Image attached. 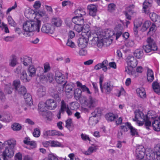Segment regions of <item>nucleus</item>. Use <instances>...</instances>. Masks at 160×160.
<instances>
[{
    "label": "nucleus",
    "mask_w": 160,
    "mask_h": 160,
    "mask_svg": "<svg viewBox=\"0 0 160 160\" xmlns=\"http://www.w3.org/2000/svg\"><path fill=\"white\" fill-rule=\"evenodd\" d=\"M41 24L40 21L37 19L26 21L23 25V29L26 32L23 33V35L27 37L30 36L28 32L34 31L39 32Z\"/></svg>",
    "instance_id": "1"
},
{
    "label": "nucleus",
    "mask_w": 160,
    "mask_h": 160,
    "mask_svg": "<svg viewBox=\"0 0 160 160\" xmlns=\"http://www.w3.org/2000/svg\"><path fill=\"white\" fill-rule=\"evenodd\" d=\"M5 147L4 150L2 153L3 160H8V158H12L14 154V148L16 144V141L14 139H11L5 141L3 143Z\"/></svg>",
    "instance_id": "2"
},
{
    "label": "nucleus",
    "mask_w": 160,
    "mask_h": 160,
    "mask_svg": "<svg viewBox=\"0 0 160 160\" xmlns=\"http://www.w3.org/2000/svg\"><path fill=\"white\" fill-rule=\"evenodd\" d=\"M135 118L133 119L134 121H136L137 124L139 126H142L144 124L143 122H141L138 120L139 118L142 119L145 122V126L147 129H149V127L151 126V122L150 120V117H148L146 114L144 115L141 111H135Z\"/></svg>",
    "instance_id": "3"
},
{
    "label": "nucleus",
    "mask_w": 160,
    "mask_h": 160,
    "mask_svg": "<svg viewBox=\"0 0 160 160\" xmlns=\"http://www.w3.org/2000/svg\"><path fill=\"white\" fill-rule=\"evenodd\" d=\"M147 42L148 45L144 46L143 47V49L146 53L157 49V47L155 42L151 37H149L147 38Z\"/></svg>",
    "instance_id": "4"
},
{
    "label": "nucleus",
    "mask_w": 160,
    "mask_h": 160,
    "mask_svg": "<svg viewBox=\"0 0 160 160\" xmlns=\"http://www.w3.org/2000/svg\"><path fill=\"white\" fill-rule=\"evenodd\" d=\"M80 102L84 104L89 108H93L96 105V100L91 97H89L88 99H87L85 96H82L80 99Z\"/></svg>",
    "instance_id": "5"
},
{
    "label": "nucleus",
    "mask_w": 160,
    "mask_h": 160,
    "mask_svg": "<svg viewBox=\"0 0 160 160\" xmlns=\"http://www.w3.org/2000/svg\"><path fill=\"white\" fill-rule=\"evenodd\" d=\"M113 85L110 81H107L105 82L100 89L102 93L105 94H109L113 89Z\"/></svg>",
    "instance_id": "6"
},
{
    "label": "nucleus",
    "mask_w": 160,
    "mask_h": 160,
    "mask_svg": "<svg viewBox=\"0 0 160 160\" xmlns=\"http://www.w3.org/2000/svg\"><path fill=\"white\" fill-rule=\"evenodd\" d=\"M37 76L39 77L40 82L43 83L47 82H51L53 80V74L51 73H48L47 76H46L44 73H42V74L38 73Z\"/></svg>",
    "instance_id": "7"
},
{
    "label": "nucleus",
    "mask_w": 160,
    "mask_h": 160,
    "mask_svg": "<svg viewBox=\"0 0 160 160\" xmlns=\"http://www.w3.org/2000/svg\"><path fill=\"white\" fill-rule=\"evenodd\" d=\"M13 85L15 90L20 94L23 95L26 92V88L23 86L20 85V81L19 80H16L13 82Z\"/></svg>",
    "instance_id": "8"
},
{
    "label": "nucleus",
    "mask_w": 160,
    "mask_h": 160,
    "mask_svg": "<svg viewBox=\"0 0 160 160\" xmlns=\"http://www.w3.org/2000/svg\"><path fill=\"white\" fill-rule=\"evenodd\" d=\"M54 27L50 23H46L42 25L41 31L46 33L52 34L54 31Z\"/></svg>",
    "instance_id": "9"
},
{
    "label": "nucleus",
    "mask_w": 160,
    "mask_h": 160,
    "mask_svg": "<svg viewBox=\"0 0 160 160\" xmlns=\"http://www.w3.org/2000/svg\"><path fill=\"white\" fill-rule=\"evenodd\" d=\"M68 108V105L66 104L64 100H62L61 102L60 109L57 115L58 119H59L61 118V114H63Z\"/></svg>",
    "instance_id": "10"
},
{
    "label": "nucleus",
    "mask_w": 160,
    "mask_h": 160,
    "mask_svg": "<svg viewBox=\"0 0 160 160\" xmlns=\"http://www.w3.org/2000/svg\"><path fill=\"white\" fill-rule=\"evenodd\" d=\"M126 61L128 66L132 68H135L138 64V60L132 55L128 56Z\"/></svg>",
    "instance_id": "11"
},
{
    "label": "nucleus",
    "mask_w": 160,
    "mask_h": 160,
    "mask_svg": "<svg viewBox=\"0 0 160 160\" xmlns=\"http://www.w3.org/2000/svg\"><path fill=\"white\" fill-rule=\"evenodd\" d=\"M45 104L47 108L51 110H54L58 106L57 102L52 99L47 100Z\"/></svg>",
    "instance_id": "12"
},
{
    "label": "nucleus",
    "mask_w": 160,
    "mask_h": 160,
    "mask_svg": "<svg viewBox=\"0 0 160 160\" xmlns=\"http://www.w3.org/2000/svg\"><path fill=\"white\" fill-rule=\"evenodd\" d=\"M108 65V62L107 60H104L102 63H98L94 67L95 69L98 70L101 68L104 72H106L107 70V66Z\"/></svg>",
    "instance_id": "13"
},
{
    "label": "nucleus",
    "mask_w": 160,
    "mask_h": 160,
    "mask_svg": "<svg viewBox=\"0 0 160 160\" xmlns=\"http://www.w3.org/2000/svg\"><path fill=\"white\" fill-rule=\"evenodd\" d=\"M88 40L87 37L82 36L78 39V46L82 48L86 47L87 46Z\"/></svg>",
    "instance_id": "14"
},
{
    "label": "nucleus",
    "mask_w": 160,
    "mask_h": 160,
    "mask_svg": "<svg viewBox=\"0 0 160 160\" xmlns=\"http://www.w3.org/2000/svg\"><path fill=\"white\" fill-rule=\"evenodd\" d=\"M55 79L57 83H61L65 80L64 76L59 71H56L55 75Z\"/></svg>",
    "instance_id": "15"
},
{
    "label": "nucleus",
    "mask_w": 160,
    "mask_h": 160,
    "mask_svg": "<svg viewBox=\"0 0 160 160\" xmlns=\"http://www.w3.org/2000/svg\"><path fill=\"white\" fill-rule=\"evenodd\" d=\"M88 10L89 15L92 16H95L96 15L97 8L96 6L94 4L88 5L87 7Z\"/></svg>",
    "instance_id": "16"
},
{
    "label": "nucleus",
    "mask_w": 160,
    "mask_h": 160,
    "mask_svg": "<svg viewBox=\"0 0 160 160\" xmlns=\"http://www.w3.org/2000/svg\"><path fill=\"white\" fill-rule=\"evenodd\" d=\"M92 31H90V26L88 24L84 25L82 26V36L88 37L89 35L91 33Z\"/></svg>",
    "instance_id": "17"
},
{
    "label": "nucleus",
    "mask_w": 160,
    "mask_h": 160,
    "mask_svg": "<svg viewBox=\"0 0 160 160\" xmlns=\"http://www.w3.org/2000/svg\"><path fill=\"white\" fill-rule=\"evenodd\" d=\"M152 0H146L144 2L143 5V8L144 12L147 14L149 13L148 8L152 6Z\"/></svg>",
    "instance_id": "18"
},
{
    "label": "nucleus",
    "mask_w": 160,
    "mask_h": 160,
    "mask_svg": "<svg viewBox=\"0 0 160 160\" xmlns=\"http://www.w3.org/2000/svg\"><path fill=\"white\" fill-rule=\"evenodd\" d=\"M78 87H80L82 92H85L88 94H91V92L90 91L89 88L85 85H82V84L79 82H77L76 83Z\"/></svg>",
    "instance_id": "19"
},
{
    "label": "nucleus",
    "mask_w": 160,
    "mask_h": 160,
    "mask_svg": "<svg viewBox=\"0 0 160 160\" xmlns=\"http://www.w3.org/2000/svg\"><path fill=\"white\" fill-rule=\"evenodd\" d=\"M0 118H2V120L4 122H9L11 121L12 116L10 113H6L2 116L0 115Z\"/></svg>",
    "instance_id": "20"
},
{
    "label": "nucleus",
    "mask_w": 160,
    "mask_h": 160,
    "mask_svg": "<svg viewBox=\"0 0 160 160\" xmlns=\"http://www.w3.org/2000/svg\"><path fill=\"white\" fill-rule=\"evenodd\" d=\"M149 17L151 20L154 22L156 24L160 22V17L155 13H150Z\"/></svg>",
    "instance_id": "21"
},
{
    "label": "nucleus",
    "mask_w": 160,
    "mask_h": 160,
    "mask_svg": "<svg viewBox=\"0 0 160 160\" xmlns=\"http://www.w3.org/2000/svg\"><path fill=\"white\" fill-rule=\"evenodd\" d=\"M72 21L75 24L82 25L84 23L83 18L78 16H76L73 18Z\"/></svg>",
    "instance_id": "22"
},
{
    "label": "nucleus",
    "mask_w": 160,
    "mask_h": 160,
    "mask_svg": "<svg viewBox=\"0 0 160 160\" xmlns=\"http://www.w3.org/2000/svg\"><path fill=\"white\" fill-rule=\"evenodd\" d=\"M115 29L116 31H118L116 34V39L117 40L122 34L123 32V28L121 24H119L116 26Z\"/></svg>",
    "instance_id": "23"
},
{
    "label": "nucleus",
    "mask_w": 160,
    "mask_h": 160,
    "mask_svg": "<svg viewBox=\"0 0 160 160\" xmlns=\"http://www.w3.org/2000/svg\"><path fill=\"white\" fill-rule=\"evenodd\" d=\"M138 96L141 98H144L146 97V94L144 89L142 88H138L136 90Z\"/></svg>",
    "instance_id": "24"
},
{
    "label": "nucleus",
    "mask_w": 160,
    "mask_h": 160,
    "mask_svg": "<svg viewBox=\"0 0 160 160\" xmlns=\"http://www.w3.org/2000/svg\"><path fill=\"white\" fill-rule=\"evenodd\" d=\"M36 69L34 65L30 66L27 70L28 75L32 78L36 75Z\"/></svg>",
    "instance_id": "25"
},
{
    "label": "nucleus",
    "mask_w": 160,
    "mask_h": 160,
    "mask_svg": "<svg viewBox=\"0 0 160 160\" xmlns=\"http://www.w3.org/2000/svg\"><path fill=\"white\" fill-rule=\"evenodd\" d=\"M20 79L23 82H29L31 78L29 75L28 76L25 71H23L21 73Z\"/></svg>",
    "instance_id": "26"
},
{
    "label": "nucleus",
    "mask_w": 160,
    "mask_h": 160,
    "mask_svg": "<svg viewBox=\"0 0 160 160\" xmlns=\"http://www.w3.org/2000/svg\"><path fill=\"white\" fill-rule=\"evenodd\" d=\"M133 54L134 57L138 59H142L143 55L142 50L140 49L136 50L134 51Z\"/></svg>",
    "instance_id": "27"
},
{
    "label": "nucleus",
    "mask_w": 160,
    "mask_h": 160,
    "mask_svg": "<svg viewBox=\"0 0 160 160\" xmlns=\"http://www.w3.org/2000/svg\"><path fill=\"white\" fill-rule=\"evenodd\" d=\"M106 119L108 121L112 122L115 119L118 118L117 115H115L112 113H109L105 115Z\"/></svg>",
    "instance_id": "28"
},
{
    "label": "nucleus",
    "mask_w": 160,
    "mask_h": 160,
    "mask_svg": "<svg viewBox=\"0 0 160 160\" xmlns=\"http://www.w3.org/2000/svg\"><path fill=\"white\" fill-rule=\"evenodd\" d=\"M24 99L25 100L26 103L29 106L31 105L32 104V97L31 95L28 93H25L23 95Z\"/></svg>",
    "instance_id": "29"
},
{
    "label": "nucleus",
    "mask_w": 160,
    "mask_h": 160,
    "mask_svg": "<svg viewBox=\"0 0 160 160\" xmlns=\"http://www.w3.org/2000/svg\"><path fill=\"white\" fill-rule=\"evenodd\" d=\"M88 39L91 41L95 40V41H98V35L97 33H94L92 30L91 33L88 36Z\"/></svg>",
    "instance_id": "30"
},
{
    "label": "nucleus",
    "mask_w": 160,
    "mask_h": 160,
    "mask_svg": "<svg viewBox=\"0 0 160 160\" xmlns=\"http://www.w3.org/2000/svg\"><path fill=\"white\" fill-rule=\"evenodd\" d=\"M152 126L155 131H160V121L159 120H155L152 122Z\"/></svg>",
    "instance_id": "31"
},
{
    "label": "nucleus",
    "mask_w": 160,
    "mask_h": 160,
    "mask_svg": "<svg viewBox=\"0 0 160 160\" xmlns=\"http://www.w3.org/2000/svg\"><path fill=\"white\" fill-rule=\"evenodd\" d=\"M154 77L153 73L151 69H148L147 73V79L148 81L150 82H152L153 80Z\"/></svg>",
    "instance_id": "32"
},
{
    "label": "nucleus",
    "mask_w": 160,
    "mask_h": 160,
    "mask_svg": "<svg viewBox=\"0 0 160 160\" xmlns=\"http://www.w3.org/2000/svg\"><path fill=\"white\" fill-rule=\"evenodd\" d=\"M23 64L25 66H31L32 63V58L27 56L23 58Z\"/></svg>",
    "instance_id": "33"
},
{
    "label": "nucleus",
    "mask_w": 160,
    "mask_h": 160,
    "mask_svg": "<svg viewBox=\"0 0 160 160\" xmlns=\"http://www.w3.org/2000/svg\"><path fill=\"white\" fill-rule=\"evenodd\" d=\"M52 24L57 27H60L62 23V21L59 18H52Z\"/></svg>",
    "instance_id": "34"
},
{
    "label": "nucleus",
    "mask_w": 160,
    "mask_h": 160,
    "mask_svg": "<svg viewBox=\"0 0 160 160\" xmlns=\"http://www.w3.org/2000/svg\"><path fill=\"white\" fill-rule=\"evenodd\" d=\"M82 93V91L81 89L79 88L76 89L74 91V97L77 100L80 99H80L82 96H81Z\"/></svg>",
    "instance_id": "35"
},
{
    "label": "nucleus",
    "mask_w": 160,
    "mask_h": 160,
    "mask_svg": "<svg viewBox=\"0 0 160 160\" xmlns=\"http://www.w3.org/2000/svg\"><path fill=\"white\" fill-rule=\"evenodd\" d=\"M47 108L45 102H40L38 105V109L39 111L41 112H45Z\"/></svg>",
    "instance_id": "36"
},
{
    "label": "nucleus",
    "mask_w": 160,
    "mask_h": 160,
    "mask_svg": "<svg viewBox=\"0 0 160 160\" xmlns=\"http://www.w3.org/2000/svg\"><path fill=\"white\" fill-rule=\"evenodd\" d=\"M65 88V91L66 93H69L72 90L73 86L69 83H65L63 85Z\"/></svg>",
    "instance_id": "37"
},
{
    "label": "nucleus",
    "mask_w": 160,
    "mask_h": 160,
    "mask_svg": "<svg viewBox=\"0 0 160 160\" xmlns=\"http://www.w3.org/2000/svg\"><path fill=\"white\" fill-rule=\"evenodd\" d=\"M76 16L82 17L86 14L84 10L82 9H78L76 10L74 12Z\"/></svg>",
    "instance_id": "38"
},
{
    "label": "nucleus",
    "mask_w": 160,
    "mask_h": 160,
    "mask_svg": "<svg viewBox=\"0 0 160 160\" xmlns=\"http://www.w3.org/2000/svg\"><path fill=\"white\" fill-rule=\"evenodd\" d=\"M45 91V88L44 87H40L37 91V94L39 97H43L46 94Z\"/></svg>",
    "instance_id": "39"
},
{
    "label": "nucleus",
    "mask_w": 160,
    "mask_h": 160,
    "mask_svg": "<svg viewBox=\"0 0 160 160\" xmlns=\"http://www.w3.org/2000/svg\"><path fill=\"white\" fill-rule=\"evenodd\" d=\"M152 86L155 92L158 93H160V86L158 83L154 82L152 83Z\"/></svg>",
    "instance_id": "40"
},
{
    "label": "nucleus",
    "mask_w": 160,
    "mask_h": 160,
    "mask_svg": "<svg viewBox=\"0 0 160 160\" xmlns=\"http://www.w3.org/2000/svg\"><path fill=\"white\" fill-rule=\"evenodd\" d=\"M11 128L13 130L17 131H19L21 129L22 126L20 124L15 123L11 126Z\"/></svg>",
    "instance_id": "41"
},
{
    "label": "nucleus",
    "mask_w": 160,
    "mask_h": 160,
    "mask_svg": "<svg viewBox=\"0 0 160 160\" xmlns=\"http://www.w3.org/2000/svg\"><path fill=\"white\" fill-rule=\"evenodd\" d=\"M131 125L130 123L128 122L122 125L121 128L124 132H127L129 129H130Z\"/></svg>",
    "instance_id": "42"
},
{
    "label": "nucleus",
    "mask_w": 160,
    "mask_h": 160,
    "mask_svg": "<svg viewBox=\"0 0 160 160\" xmlns=\"http://www.w3.org/2000/svg\"><path fill=\"white\" fill-rule=\"evenodd\" d=\"M151 24V22L149 21H146L143 24L141 30L142 31L146 30Z\"/></svg>",
    "instance_id": "43"
},
{
    "label": "nucleus",
    "mask_w": 160,
    "mask_h": 160,
    "mask_svg": "<svg viewBox=\"0 0 160 160\" xmlns=\"http://www.w3.org/2000/svg\"><path fill=\"white\" fill-rule=\"evenodd\" d=\"M9 65L10 66L14 67L18 63V62L16 58L14 57H12V58L10 60Z\"/></svg>",
    "instance_id": "44"
},
{
    "label": "nucleus",
    "mask_w": 160,
    "mask_h": 160,
    "mask_svg": "<svg viewBox=\"0 0 160 160\" xmlns=\"http://www.w3.org/2000/svg\"><path fill=\"white\" fill-rule=\"evenodd\" d=\"M143 20L141 18L135 19L134 22V26L135 27H140L142 22Z\"/></svg>",
    "instance_id": "45"
},
{
    "label": "nucleus",
    "mask_w": 160,
    "mask_h": 160,
    "mask_svg": "<svg viewBox=\"0 0 160 160\" xmlns=\"http://www.w3.org/2000/svg\"><path fill=\"white\" fill-rule=\"evenodd\" d=\"M145 152H136L137 158L139 160H142L144 158H146L144 157Z\"/></svg>",
    "instance_id": "46"
},
{
    "label": "nucleus",
    "mask_w": 160,
    "mask_h": 160,
    "mask_svg": "<svg viewBox=\"0 0 160 160\" xmlns=\"http://www.w3.org/2000/svg\"><path fill=\"white\" fill-rule=\"evenodd\" d=\"M36 14L37 15L41 17H43L47 18L48 17L46 11L44 10H38Z\"/></svg>",
    "instance_id": "47"
},
{
    "label": "nucleus",
    "mask_w": 160,
    "mask_h": 160,
    "mask_svg": "<svg viewBox=\"0 0 160 160\" xmlns=\"http://www.w3.org/2000/svg\"><path fill=\"white\" fill-rule=\"evenodd\" d=\"M95 151V148L94 147H90L89 148L87 151L83 152V153L86 155H88L91 154L93 152Z\"/></svg>",
    "instance_id": "48"
},
{
    "label": "nucleus",
    "mask_w": 160,
    "mask_h": 160,
    "mask_svg": "<svg viewBox=\"0 0 160 160\" xmlns=\"http://www.w3.org/2000/svg\"><path fill=\"white\" fill-rule=\"evenodd\" d=\"M116 9V6L113 3H110L108 5V11L110 12H114Z\"/></svg>",
    "instance_id": "49"
},
{
    "label": "nucleus",
    "mask_w": 160,
    "mask_h": 160,
    "mask_svg": "<svg viewBox=\"0 0 160 160\" xmlns=\"http://www.w3.org/2000/svg\"><path fill=\"white\" fill-rule=\"evenodd\" d=\"M63 136V135L60 131L56 130H51V136Z\"/></svg>",
    "instance_id": "50"
},
{
    "label": "nucleus",
    "mask_w": 160,
    "mask_h": 160,
    "mask_svg": "<svg viewBox=\"0 0 160 160\" xmlns=\"http://www.w3.org/2000/svg\"><path fill=\"white\" fill-rule=\"evenodd\" d=\"M82 25L76 24L74 26V29L78 33L82 32Z\"/></svg>",
    "instance_id": "51"
},
{
    "label": "nucleus",
    "mask_w": 160,
    "mask_h": 160,
    "mask_svg": "<svg viewBox=\"0 0 160 160\" xmlns=\"http://www.w3.org/2000/svg\"><path fill=\"white\" fill-rule=\"evenodd\" d=\"M134 8V5L132 4L130 5L129 7L126 8V11L128 12L130 14H132L133 12V9Z\"/></svg>",
    "instance_id": "52"
},
{
    "label": "nucleus",
    "mask_w": 160,
    "mask_h": 160,
    "mask_svg": "<svg viewBox=\"0 0 160 160\" xmlns=\"http://www.w3.org/2000/svg\"><path fill=\"white\" fill-rule=\"evenodd\" d=\"M66 44L67 46L71 48H74L75 47L74 42L72 41L71 39L69 38Z\"/></svg>",
    "instance_id": "53"
},
{
    "label": "nucleus",
    "mask_w": 160,
    "mask_h": 160,
    "mask_svg": "<svg viewBox=\"0 0 160 160\" xmlns=\"http://www.w3.org/2000/svg\"><path fill=\"white\" fill-rule=\"evenodd\" d=\"M33 134L34 137H39L40 134V132L39 129L37 128H35L33 133Z\"/></svg>",
    "instance_id": "54"
},
{
    "label": "nucleus",
    "mask_w": 160,
    "mask_h": 160,
    "mask_svg": "<svg viewBox=\"0 0 160 160\" xmlns=\"http://www.w3.org/2000/svg\"><path fill=\"white\" fill-rule=\"evenodd\" d=\"M28 145V146L27 148L29 149H33L36 147V143L33 141H31Z\"/></svg>",
    "instance_id": "55"
},
{
    "label": "nucleus",
    "mask_w": 160,
    "mask_h": 160,
    "mask_svg": "<svg viewBox=\"0 0 160 160\" xmlns=\"http://www.w3.org/2000/svg\"><path fill=\"white\" fill-rule=\"evenodd\" d=\"M154 151L157 157L160 156V145H157L154 148Z\"/></svg>",
    "instance_id": "56"
},
{
    "label": "nucleus",
    "mask_w": 160,
    "mask_h": 160,
    "mask_svg": "<svg viewBox=\"0 0 160 160\" xmlns=\"http://www.w3.org/2000/svg\"><path fill=\"white\" fill-rule=\"evenodd\" d=\"M44 71L43 73H45L49 71L50 69L49 64L48 63H46L44 64Z\"/></svg>",
    "instance_id": "57"
},
{
    "label": "nucleus",
    "mask_w": 160,
    "mask_h": 160,
    "mask_svg": "<svg viewBox=\"0 0 160 160\" xmlns=\"http://www.w3.org/2000/svg\"><path fill=\"white\" fill-rule=\"evenodd\" d=\"M134 68L131 67H127L125 68V71L129 75H132V71Z\"/></svg>",
    "instance_id": "58"
},
{
    "label": "nucleus",
    "mask_w": 160,
    "mask_h": 160,
    "mask_svg": "<svg viewBox=\"0 0 160 160\" xmlns=\"http://www.w3.org/2000/svg\"><path fill=\"white\" fill-rule=\"evenodd\" d=\"M8 21L9 24L14 26L16 25V23L11 17H8Z\"/></svg>",
    "instance_id": "59"
},
{
    "label": "nucleus",
    "mask_w": 160,
    "mask_h": 160,
    "mask_svg": "<svg viewBox=\"0 0 160 160\" xmlns=\"http://www.w3.org/2000/svg\"><path fill=\"white\" fill-rule=\"evenodd\" d=\"M51 143L52 147H60L61 146V144L57 141H51Z\"/></svg>",
    "instance_id": "60"
},
{
    "label": "nucleus",
    "mask_w": 160,
    "mask_h": 160,
    "mask_svg": "<svg viewBox=\"0 0 160 160\" xmlns=\"http://www.w3.org/2000/svg\"><path fill=\"white\" fill-rule=\"evenodd\" d=\"M145 150L144 147L142 145H139L137 146L136 149V152H145Z\"/></svg>",
    "instance_id": "61"
},
{
    "label": "nucleus",
    "mask_w": 160,
    "mask_h": 160,
    "mask_svg": "<svg viewBox=\"0 0 160 160\" xmlns=\"http://www.w3.org/2000/svg\"><path fill=\"white\" fill-rule=\"evenodd\" d=\"M81 136L82 139L83 140H88L89 141H90V139L88 135H87L85 134L82 133L81 134Z\"/></svg>",
    "instance_id": "62"
},
{
    "label": "nucleus",
    "mask_w": 160,
    "mask_h": 160,
    "mask_svg": "<svg viewBox=\"0 0 160 160\" xmlns=\"http://www.w3.org/2000/svg\"><path fill=\"white\" fill-rule=\"evenodd\" d=\"M72 123V120L71 119L69 118L66 121V127L68 128H69L71 126Z\"/></svg>",
    "instance_id": "63"
},
{
    "label": "nucleus",
    "mask_w": 160,
    "mask_h": 160,
    "mask_svg": "<svg viewBox=\"0 0 160 160\" xmlns=\"http://www.w3.org/2000/svg\"><path fill=\"white\" fill-rule=\"evenodd\" d=\"M48 160H58V158L52 154H49L48 156Z\"/></svg>",
    "instance_id": "64"
}]
</instances>
